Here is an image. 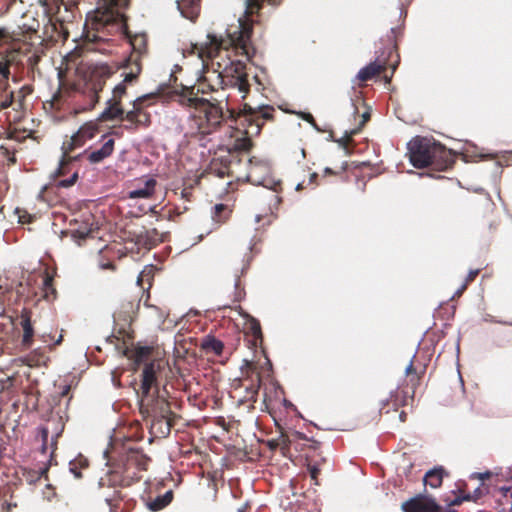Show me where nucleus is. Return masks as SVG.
I'll use <instances>...</instances> for the list:
<instances>
[{"instance_id":"obj_1","label":"nucleus","mask_w":512,"mask_h":512,"mask_svg":"<svg viewBox=\"0 0 512 512\" xmlns=\"http://www.w3.org/2000/svg\"><path fill=\"white\" fill-rule=\"evenodd\" d=\"M273 1L246 0L245 20L239 19V26L234 31H228L227 38L207 34L205 41L191 44L190 53L201 59L204 70L209 72L211 69L220 80L221 91L215 92L216 97L209 98L220 107H223L222 103H227L229 98L225 93V87H234L243 93L249 91L246 64L241 60L232 59L231 54L236 52L245 56L247 60L254 57L256 50L251 44L253 23L249 17L257 14L264 2L272 3Z\"/></svg>"},{"instance_id":"obj_2","label":"nucleus","mask_w":512,"mask_h":512,"mask_svg":"<svg viewBox=\"0 0 512 512\" xmlns=\"http://www.w3.org/2000/svg\"><path fill=\"white\" fill-rule=\"evenodd\" d=\"M130 0H102L96 10L89 14L85 23L84 42L87 50H97L95 46L107 40V36L117 33L124 34L132 46V53L126 60V67L134 62L141 64L142 56L147 50L146 34L131 35L128 30L127 18L121 9L129 5Z\"/></svg>"},{"instance_id":"obj_3","label":"nucleus","mask_w":512,"mask_h":512,"mask_svg":"<svg viewBox=\"0 0 512 512\" xmlns=\"http://www.w3.org/2000/svg\"><path fill=\"white\" fill-rule=\"evenodd\" d=\"M213 92H218V89L207 83L206 78L196 85L182 86L180 90L175 91L179 105L195 110L193 118L199 132L204 135L212 133L224 120V108L204 97Z\"/></svg>"},{"instance_id":"obj_4","label":"nucleus","mask_w":512,"mask_h":512,"mask_svg":"<svg viewBox=\"0 0 512 512\" xmlns=\"http://www.w3.org/2000/svg\"><path fill=\"white\" fill-rule=\"evenodd\" d=\"M150 459L138 450H129L123 463L115 469L110 470L105 476L100 478L99 489L104 487L114 488L112 494H101L104 496L110 512H117L119 503L122 500L121 492L118 487H129L141 479L140 473L146 471Z\"/></svg>"},{"instance_id":"obj_5","label":"nucleus","mask_w":512,"mask_h":512,"mask_svg":"<svg viewBox=\"0 0 512 512\" xmlns=\"http://www.w3.org/2000/svg\"><path fill=\"white\" fill-rule=\"evenodd\" d=\"M229 118L236 124V129L241 133L233 143V153L247 152L252 147V137L258 136L266 122L274 121L275 108L271 105L252 106L244 103L236 112L227 108Z\"/></svg>"},{"instance_id":"obj_6","label":"nucleus","mask_w":512,"mask_h":512,"mask_svg":"<svg viewBox=\"0 0 512 512\" xmlns=\"http://www.w3.org/2000/svg\"><path fill=\"white\" fill-rule=\"evenodd\" d=\"M161 363L150 361L145 363L142 374L139 397V409L144 418L167 419L173 415L170 403L166 397V390L161 393L158 388V374Z\"/></svg>"},{"instance_id":"obj_7","label":"nucleus","mask_w":512,"mask_h":512,"mask_svg":"<svg viewBox=\"0 0 512 512\" xmlns=\"http://www.w3.org/2000/svg\"><path fill=\"white\" fill-rule=\"evenodd\" d=\"M407 149L411 164L418 169L446 171L456 162V154L433 138L416 136L409 141Z\"/></svg>"},{"instance_id":"obj_8","label":"nucleus","mask_w":512,"mask_h":512,"mask_svg":"<svg viewBox=\"0 0 512 512\" xmlns=\"http://www.w3.org/2000/svg\"><path fill=\"white\" fill-rule=\"evenodd\" d=\"M400 35V28H391L386 36L381 39L380 43L382 47L376 51L377 56L375 61L369 63L358 72L356 79L359 82H366L373 79L384 72L387 67H391L392 72L395 71L399 63L397 50Z\"/></svg>"},{"instance_id":"obj_9","label":"nucleus","mask_w":512,"mask_h":512,"mask_svg":"<svg viewBox=\"0 0 512 512\" xmlns=\"http://www.w3.org/2000/svg\"><path fill=\"white\" fill-rule=\"evenodd\" d=\"M426 372V365L413 356L410 363L405 368V379L402 386L391 394L390 399L382 402L380 410H385L390 403L396 410L399 406L408 405V400H413L416 389L419 387L421 380Z\"/></svg>"},{"instance_id":"obj_10","label":"nucleus","mask_w":512,"mask_h":512,"mask_svg":"<svg viewBox=\"0 0 512 512\" xmlns=\"http://www.w3.org/2000/svg\"><path fill=\"white\" fill-rule=\"evenodd\" d=\"M113 74L111 68L106 64L95 65L90 69L89 78L85 82L84 89L77 93L79 98L84 99L80 111L91 110L99 101V93L103 90L106 80Z\"/></svg>"},{"instance_id":"obj_11","label":"nucleus","mask_w":512,"mask_h":512,"mask_svg":"<svg viewBox=\"0 0 512 512\" xmlns=\"http://www.w3.org/2000/svg\"><path fill=\"white\" fill-rule=\"evenodd\" d=\"M151 98V95H143L138 97L132 103V109L123 112L122 120L127 124L124 129L129 132H136L140 128H147L151 125V115L145 110L146 102Z\"/></svg>"},{"instance_id":"obj_12","label":"nucleus","mask_w":512,"mask_h":512,"mask_svg":"<svg viewBox=\"0 0 512 512\" xmlns=\"http://www.w3.org/2000/svg\"><path fill=\"white\" fill-rule=\"evenodd\" d=\"M246 165L247 171L243 181L257 186L269 187L271 185L270 167L266 162L250 158L246 159Z\"/></svg>"},{"instance_id":"obj_13","label":"nucleus","mask_w":512,"mask_h":512,"mask_svg":"<svg viewBox=\"0 0 512 512\" xmlns=\"http://www.w3.org/2000/svg\"><path fill=\"white\" fill-rule=\"evenodd\" d=\"M403 512H441L442 507L436 499L426 493H420L403 502L401 505Z\"/></svg>"},{"instance_id":"obj_14","label":"nucleus","mask_w":512,"mask_h":512,"mask_svg":"<svg viewBox=\"0 0 512 512\" xmlns=\"http://www.w3.org/2000/svg\"><path fill=\"white\" fill-rule=\"evenodd\" d=\"M98 132L99 126L96 122H86L71 136L70 140L63 143L62 150L72 152L76 148L82 147L88 140L93 139Z\"/></svg>"},{"instance_id":"obj_15","label":"nucleus","mask_w":512,"mask_h":512,"mask_svg":"<svg viewBox=\"0 0 512 512\" xmlns=\"http://www.w3.org/2000/svg\"><path fill=\"white\" fill-rule=\"evenodd\" d=\"M241 386L244 387L247 392V401L256 402L261 386V374L255 366H248L246 377L241 380Z\"/></svg>"},{"instance_id":"obj_16","label":"nucleus","mask_w":512,"mask_h":512,"mask_svg":"<svg viewBox=\"0 0 512 512\" xmlns=\"http://www.w3.org/2000/svg\"><path fill=\"white\" fill-rule=\"evenodd\" d=\"M124 69L125 72L122 74L124 77L123 81L114 87L113 95L111 98L120 102L122 101V97L126 94L127 84L137 80L142 71V66L137 62H134L131 67H126V65H124Z\"/></svg>"},{"instance_id":"obj_17","label":"nucleus","mask_w":512,"mask_h":512,"mask_svg":"<svg viewBox=\"0 0 512 512\" xmlns=\"http://www.w3.org/2000/svg\"><path fill=\"white\" fill-rule=\"evenodd\" d=\"M301 439L306 440V436L298 431L284 432L281 430L279 437L269 440L267 444L271 450L280 448L285 455L290 450L291 445L297 444Z\"/></svg>"},{"instance_id":"obj_18","label":"nucleus","mask_w":512,"mask_h":512,"mask_svg":"<svg viewBox=\"0 0 512 512\" xmlns=\"http://www.w3.org/2000/svg\"><path fill=\"white\" fill-rule=\"evenodd\" d=\"M236 310L246 320V335L251 337L250 342L252 346H260L263 342V334L260 322L256 318L245 312L241 306H237Z\"/></svg>"},{"instance_id":"obj_19","label":"nucleus","mask_w":512,"mask_h":512,"mask_svg":"<svg viewBox=\"0 0 512 512\" xmlns=\"http://www.w3.org/2000/svg\"><path fill=\"white\" fill-rule=\"evenodd\" d=\"M133 241L138 249L150 250L163 242V235L156 228L144 229L134 235Z\"/></svg>"},{"instance_id":"obj_20","label":"nucleus","mask_w":512,"mask_h":512,"mask_svg":"<svg viewBox=\"0 0 512 512\" xmlns=\"http://www.w3.org/2000/svg\"><path fill=\"white\" fill-rule=\"evenodd\" d=\"M115 140L108 138L101 146V148L89 151L85 150L83 155L91 164H98L110 157L114 152Z\"/></svg>"},{"instance_id":"obj_21","label":"nucleus","mask_w":512,"mask_h":512,"mask_svg":"<svg viewBox=\"0 0 512 512\" xmlns=\"http://www.w3.org/2000/svg\"><path fill=\"white\" fill-rule=\"evenodd\" d=\"M19 325L22 329L21 344L24 348H30L34 341L35 330L31 321V312L24 309L20 315Z\"/></svg>"},{"instance_id":"obj_22","label":"nucleus","mask_w":512,"mask_h":512,"mask_svg":"<svg viewBox=\"0 0 512 512\" xmlns=\"http://www.w3.org/2000/svg\"><path fill=\"white\" fill-rule=\"evenodd\" d=\"M230 162L228 165L230 168V178L236 181H243L245 172L247 171L246 159L243 160L239 154L229 152Z\"/></svg>"},{"instance_id":"obj_23","label":"nucleus","mask_w":512,"mask_h":512,"mask_svg":"<svg viewBox=\"0 0 512 512\" xmlns=\"http://www.w3.org/2000/svg\"><path fill=\"white\" fill-rule=\"evenodd\" d=\"M200 1L201 0H177V7L182 16L194 21L200 12Z\"/></svg>"},{"instance_id":"obj_24","label":"nucleus","mask_w":512,"mask_h":512,"mask_svg":"<svg viewBox=\"0 0 512 512\" xmlns=\"http://www.w3.org/2000/svg\"><path fill=\"white\" fill-rule=\"evenodd\" d=\"M199 347L205 354L220 356L223 352L224 344L214 336L207 335L200 340Z\"/></svg>"},{"instance_id":"obj_25","label":"nucleus","mask_w":512,"mask_h":512,"mask_svg":"<svg viewBox=\"0 0 512 512\" xmlns=\"http://www.w3.org/2000/svg\"><path fill=\"white\" fill-rule=\"evenodd\" d=\"M447 475V472L442 466L435 467L426 472L423 482L425 486H430L431 488H439L442 485L444 476Z\"/></svg>"},{"instance_id":"obj_26","label":"nucleus","mask_w":512,"mask_h":512,"mask_svg":"<svg viewBox=\"0 0 512 512\" xmlns=\"http://www.w3.org/2000/svg\"><path fill=\"white\" fill-rule=\"evenodd\" d=\"M123 112L124 110L120 101L109 99L107 101V107L100 115V119L104 121L115 119L122 120Z\"/></svg>"},{"instance_id":"obj_27","label":"nucleus","mask_w":512,"mask_h":512,"mask_svg":"<svg viewBox=\"0 0 512 512\" xmlns=\"http://www.w3.org/2000/svg\"><path fill=\"white\" fill-rule=\"evenodd\" d=\"M228 161L230 162L229 153L221 157L213 158L210 163L211 172L220 178L230 177Z\"/></svg>"},{"instance_id":"obj_28","label":"nucleus","mask_w":512,"mask_h":512,"mask_svg":"<svg viewBox=\"0 0 512 512\" xmlns=\"http://www.w3.org/2000/svg\"><path fill=\"white\" fill-rule=\"evenodd\" d=\"M157 181L154 178H148L145 180L143 187L136 188L129 192L130 199L151 198L155 192Z\"/></svg>"},{"instance_id":"obj_29","label":"nucleus","mask_w":512,"mask_h":512,"mask_svg":"<svg viewBox=\"0 0 512 512\" xmlns=\"http://www.w3.org/2000/svg\"><path fill=\"white\" fill-rule=\"evenodd\" d=\"M13 59L9 55H0V90L9 88L10 66Z\"/></svg>"},{"instance_id":"obj_30","label":"nucleus","mask_w":512,"mask_h":512,"mask_svg":"<svg viewBox=\"0 0 512 512\" xmlns=\"http://www.w3.org/2000/svg\"><path fill=\"white\" fill-rule=\"evenodd\" d=\"M95 230L96 228L94 227V224L87 220L78 225V227L74 228L71 233L74 239L81 241L86 240L89 237H93Z\"/></svg>"},{"instance_id":"obj_31","label":"nucleus","mask_w":512,"mask_h":512,"mask_svg":"<svg viewBox=\"0 0 512 512\" xmlns=\"http://www.w3.org/2000/svg\"><path fill=\"white\" fill-rule=\"evenodd\" d=\"M152 354V348L148 346H137L130 353H126L125 355L132 359L135 365L139 366L141 363H144L148 360L150 355Z\"/></svg>"},{"instance_id":"obj_32","label":"nucleus","mask_w":512,"mask_h":512,"mask_svg":"<svg viewBox=\"0 0 512 512\" xmlns=\"http://www.w3.org/2000/svg\"><path fill=\"white\" fill-rule=\"evenodd\" d=\"M43 297L47 301H53L57 297V291L54 287V278L47 271L45 272L43 285H42Z\"/></svg>"},{"instance_id":"obj_33","label":"nucleus","mask_w":512,"mask_h":512,"mask_svg":"<svg viewBox=\"0 0 512 512\" xmlns=\"http://www.w3.org/2000/svg\"><path fill=\"white\" fill-rule=\"evenodd\" d=\"M57 329L51 328L49 332H42L39 334V338L42 340L43 343L46 344V346L52 350L54 347L60 345L63 341V334L62 332L58 335L56 338Z\"/></svg>"},{"instance_id":"obj_34","label":"nucleus","mask_w":512,"mask_h":512,"mask_svg":"<svg viewBox=\"0 0 512 512\" xmlns=\"http://www.w3.org/2000/svg\"><path fill=\"white\" fill-rule=\"evenodd\" d=\"M173 499V491L168 490L163 495L157 496L155 499L148 503V507L151 511H159L165 508L171 503Z\"/></svg>"},{"instance_id":"obj_35","label":"nucleus","mask_w":512,"mask_h":512,"mask_svg":"<svg viewBox=\"0 0 512 512\" xmlns=\"http://www.w3.org/2000/svg\"><path fill=\"white\" fill-rule=\"evenodd\" d=\"M231 209L225 204H216L213 208L212 218L218 224H223L228 221L231 216Z\"/></svg>"},{"instance_id":"obj_36","label":"nucleus","mask_w":512,"mask_h":512,"mask_svg":"<svg viewBox=\"0 0 512 512\" xmlns=\"http://www.w3.org/2000/svg\"><path fill=\"white\" fill-rule=\"evenodd\" d=\"M89 467V461L86 457L79 455L74 460L70 461L69 469L76 478H81V470Z\"/></svg>"},{"instance_id":"obj_37","label":"nucleus","mask_w":512,"mask_h":512,"mask_svg":"<svg viewBox=\"0 0 512 512\" xmlns=\"http://www.w3.org/2000/svg\"><path fill=\"white\" fill-rule=\"evenodd\" d=\"M70 153L71 152H66L65 150H63L62 159L55 173L57 177H63L71 172L74 158L69 156Z\"/></svg>"},{"instance_id":"obj_38","label":"nucleus","mask_w":512,"mask_h":512,"mask_svg":"<svg viewBox=\"0 0 512 512\" xmlns=\"http://www.w3.org/2000/svg\"><path fill=\"white\" fill-rule=\"evenodd\" d=\"M243 272H244V269H241V274H235V277H234V292H233V299H232L233 303L241 302L246 296V292H245L244 286L241 281V275L243 274Z\"/></svg>"},{"instance_id":"obj_39","label":"nucleus","mask_w":512,"mask_h":512,"mask_svg":"<svg viewBox=\"0 0 512 512\" xmlns=\"http://www.w3.org/2000/svg\"><path fill=\"white\" fill-rule=\"evenodd\" d=\"M370 119V114L368 112H365L362 114V121L361 125L357 129H352L349 133L346 132V135L339 140V143L344 146L345 148L348 147V145L352 142V137L359 132L362 126L365 125V123Z\"/></svg>"},{"instance_id":"obj_40","label":"nucleus","mask_w":512,"mask_h":512,"mask_svg":"<svg viewBox=\"0 0 512 512\" xmlns=\"http://www.w3.org/2000/svg\"><path fill=\"white\" fill-rule=\"evenodd\" d=\"M156 425H160L161 434L169 435L171 428H172L171 416H169V418H167V419L158 418V419L152 420V427L154 428V427H156Z\"/></svg>"},{"instance_id":"obj_41","label":"nucleus","mask_w":512,"mask_h":512,"mask_svg":"<svg viewBox=\"0 0 512 512\" xmlns=\"http://www.w3.org/2000/svg\"><path fill=\"white\" fill-rule=\"evenodd\" d=\"M13 102V92L6 89L0 90V109L8 108Z\"/></svg>"},{"instance_id":"obj_42","label":"nucleus","mask_w":512,"mask_h":512,"mask_svg":"<svg viewBox=\"0 0 512 512\" xmlns=\"http://www.w3.org/2000/svg\"><path fill=\"white\" fill-rule=\"evenodd\" d=\"M304 446H309L313 449H317L319 443L315 440L309 439L306 437V440L301 439L297 442V444H292L291 447H294L295 450H302Z\"/></svg>"},{"instance_id":"obj_43","label":"nucleus","mask_w":512,"mask_h":512,"mask_svg":"<svg viewBox=\"0 0 512 512\" xmlns=\"http://www.w3.org/2000/svg\"><path fill=\"white\" fill-rule=\"evenodd\" d=\"M70 390H71L70 385H64L62 387L61 392L57 396H54L53 399L54 400L57 399L60 402L63 398H67L66 405H68L70 400L72 399V396L70 395Z\"/></svg>"},{"instance_id":"obj_44","label":"nucleus","mask_w":512,"mask_h":512,"mask_svg":"<svg viewBox=\"0 0 512 512\" xmlns=\"http://www.w3.org/2000/svg\"><path fill=\"white\" fill-rule=\"evenodd\" d=\"M77 179H78V172L74 171L70 178L59 180L57 185L59 187L67 188V187L74 185L76 183Z\"/></svg>"},{"instance_id":"obj_45","label":"nucleus","mask_w":512,"mask_h":512,"mask_svg":"<svg viewBox=\"0 0 512 512\" xmlns=\"http://www.w3.org/2000/svg\"><path fill=\"white\" fill-rule=\"evenodd\" d=\"M14 39L13 33H11L7 28L0 27V45L2 43H9Z\"/></svg>"},{"instance_id":"obj_46","label":"nucleus","mask_w":512,"mask_h":512,"mask_svg":"<svg viewBox=\"0 0 512 512\" xmlns=\"http://www.w3.org/2000/svg\"><path fill=\"white\" fill-rule=\"evenodd\" d=\"M12 385L13 378L10 376L0 379V392L9 389Z\"/></svg>"},{"instance_id":"obj_47","label":"nucleus","mask_w":512,"mask_h":512,"mask_svg":"<svg viewBox=\"0 0 512 512\" xmlns=\"http://www.w3.org/2000/svg\"><path fill=\"white\" fill-rule=\"evenodd\" d=\"M308 470H309L311 479L314 480L316 485H318V476L320 474V469L316 466H309Z\"/></svg>"},{"instance_id":"obj_48","label":"nucleus","mask_w":512,"mask_h":512,"mask_svg":"<svg viewBox=\"0 0 512 512\" xmlns=\"http://www.w3.org/2000/svg\"><path fill=\"white\" fill-rule=\"evenodd\" d=\"M479 273H480V269L470 270L468 275L466 276L464 282L467 285H469L470 283H472L476 279V277L479 275Z\"/></svg>"},{"instance_id":"obj_49","label":"nucleus","mask_w":512,"mask_h":512,"mask_svg":"<svg viewBox=\"0 0 512 512\" xmlns=\"http://www.w3.org/2000/svg\"><path fill=\"white\" fill-rule=\"evenodd\" d=\"M40 433H41V438H42V442H43L42 452L45 453L46 449H47L46 443H47V440H48L49 431H48L47 428L42 427L41 430H40Z\"/></svg>"},{"instance_id":"obj_50","label":"nucleus","mask_w":512,"mask_h":512,"mask_svg":"<svg viewBox=\"0 0 512 512\" xmlns=\"http://www.w3.org/2000/svg\"><path fill=\"white\" fill-rule=\"evenodd\" d=\"M472 496L470 493L464 495L463 497H456L451 503V506L460 505L463 501H471Z\"/></svg>"},{"instance_id":"obj_51","label":"nucleus","mask_w":512,"mask_h":512,"mask_svg":"<svg viewBox=\"0 0 512 512\" xmlns=\"http://www.w3.org/2000/svg\"><path fill=\"white\" fill-rule=\"evenodd\" d=\"M501 164L512 165V151L504 154L500 159Z\"/></svg>"},{"instance_id":"obj_52","label":"nucleus","mask_w":512,"mask_h":512,"mask_svg":"<svg viewBox=\"0 0 512 512\" xmlns=\"http://www.w3.org/2000/svg\"><path fill=\"white\" fill-rule=\"evenodd\" d=\"M100 268L101 269H104V270H111V271H114L116 269V266L113 262H101L100 263Z\"/></svg>"},{"instance_id":"obj_53","label":"nucleus","mask_w":512,"mask_h":512,"mask_svg":"<svg viewBox=\"0 0 512 512\" xmlns=\"http://www.w3.org/2000/svg\"><path fill=\"white\" fill-rule=\"evenodd\" d=\"M302 118H303L305 121H307V122H309L310 124H312L313 126H316L315 119H314V117L312 116V114H310V113H304V114H303V116H302Z\"/></svg>"},{"instance_id":"obj_54","label":"nucleus","mask_w":512,"mask_h":512,"mask_svg":"<svg viewBox=\"0 0 512 512\" xmlns=\"http://www.w3.org/2000/svg\"><path fill=\"white\" fill-rule=\"evenodd\" d=\"M468 285L464 282L462 286L455 292L454 297H460L467 289Z\"/></svg>"},{"instance_id":"obj_55","label":"nucleus","mask_w":512,"mask_h":512,"mask_svg":"<svg viewBox=\"0 0 512 512\" xmlns=\"http://www.w3.org/2000/svg\"><path fill=\"white\" fill-rule=\"evenodd\" d=\"M471 496H472V499H471V500H473V501H477V500L482 496V491H481V489H480V488L476 489V490L474 491V494H471Z\"/></svg>"},{"instance_id":"obj_56","label":"nucleus","mask_w":512,"mask_h":512,"mask_svg":"<svg viewBox=\"0 0 512 512\" xmlns=\"http://www.w3.org/2000/svg\"><path fill=\"white\" fill-rule=\"evenodd\" d=\"M61 91L57 92L54 96H53V102L54 103H58L61 99Z\"/></svg>"},{"instance_id":"obj_57","label":"nucleus","mask_w":512,"mask_h":512,"mask_svg":"<svg viewBox=\"0 0 512 512\" xmlns=\"http://www.w3.org/2000/svg\"><path fill=\"white\" fill-rule=\"evenodd\" d=\"M145 276H148V274H145L144 272L140 273V275L138 276V279H137V282L139 285H142V282H143Z\"/></svg>"},{"instance_id":"obj_58","label":"nucleus","mask_w":512,"mask_h":512,"mask_svg":"<svg viewBox=\"0 0 512 512\" xmlns=\"http://www.w3.org/2000/svg\"><path fill=\"white\" fill-rule=\"evenodd\" d=\"M26 361H27V365H28V366H33V365H34L33 360H32L30 357H28V358L26 359ZM39 362H40V360L38 359V360L35 362V365H38V364H39Z\"/></svg>"},{"instance_id":"obj_59","label":"nucleus","mask_w":512,"mask_h":512,"mask_svg":"<svg viewBox=\"0 0 512 512\" xmlns=\"http://www.w3.org/2000/svg\"><path fill=\"white\" fill-rule=\"evenodd\" d=\"M4 354V342L0 339V356Z\"/></svg>"},{"instance_id":"obj_60","label":"nucleus","mask_w":512,"mask_h":512,"mask_svg":"<svg viewBox=\"0 0 512 512\" xmlns=\"http://www.w3.org/2000/svg\"><path fill=\"white\" fill-rule=\"evenodd\" d=\"M399 417H400V420H401L402 422H405V421H406V413H405L404 411H402V412L400 413Z\"/></svg>"},{"instance_id":"obj_61","label":"nucleus","mask_w":512,"mask_h":512,"mask_svg":"<svg viewBox=\"0 0 512 512\" xmlns=\"http://www.w3.org/2000/svg\"><path fill=\"white\" fill-rule=\"evenodd\" d=\"M318 177V175L316 173H312L310 175V182L311 183H314V181L316 180V178Z\"/></svg>"},{"instance_id":"obj_62","label":"nucleus","mask_w":512,"mask_h":512,"mask_svg":"<svg viewBox=\"0 0 512 512\" xmlns=\"http://www.w3.org/2000/svg\"><path fill=\"white\" fill-rule=\"evenodd\" d=\"M325 174H334V172L330 168L325 169Z\"/></svg>"},{"instance_id":"obj_63","label":"nucleus","mask_w":512,"mask_h":512,"mask_svg":"<svg viewBox=\"0 0 512 512\" xmlns=\"http://www.w3.org/2000/svg\"><path fill=\"white\" fill-rule=\"evenodd\" d=\"M296 189H297V190H301V189H303L302 184H301V183H299V184L297 185Z\"/></svg>"},{"instance_id":"obj_64","label":"nucleus","mask_w":512,"mask_h":512,"mask_svg":"<svg viewBox=\"0 0 512 512\" xmlns=\"http://www.w3.org/2000/svg\"><path fill=\"white\" fill-rule=\"evenodd\" d=\"M124 320H125V321H127V320H131V316H130V314L126 315V316H125V318H124Z\"/></svg>"}]
</instances>
